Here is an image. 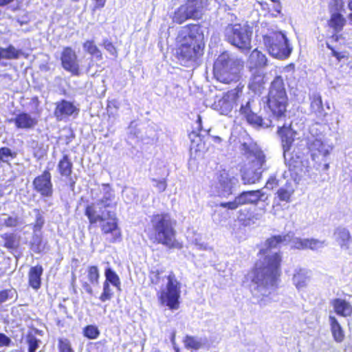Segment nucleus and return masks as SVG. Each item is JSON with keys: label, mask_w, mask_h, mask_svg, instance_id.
I'll return each mask as SVG.
<instances>
[{"label": "nucleus", "mask_w": 352, "mask_h": 352, "mask_svg": "<svg viewBox=\"0 0 352 352\" xmlns=\"http://www.w3.org/2000/svg\"><path fill=\"white\" fill-rule=\"evenodd\" d=\"M241 153L245 159L248 168L254 172L252 178H248L245 174L243 177L245 184H255L258 182L262 173L267 169L265 167L266 156L261 148L256 143L243 142L241 145Z\"/></svg>", "instance_id": "7"}, {"label": "nucleus", "mask_w": 352, "mask_h": 352, "mask_svg": "<svg viewBox=\"0 0 352 352\" xmlns=\"http://www.w3.org/2000/svg\"><path fill=\"white\" fill-rule=\"evenodd\" d=\"M331 305L338 316L344 318L352 316V305L346 300L339 298H333L331 300Z\"/></svg>", "instance_id": "21"}, {"label": "nucleus", "mask_w": 352, "mask_h": 352, "mask_svg": "<svg viewBox=\"0 0 352 352\" xmlns=\"http://www.w3.org/2000/svg\"><path fill=\"white\" fill-rule=\"evenodd\" d=\"M33 189L41 197H51L54 193L52 175L50 169H45L42 173L36 176L32 182Z\"/></svg>", "instance_id": "15"}, {"label": "nucleus", "mask_w": 352, "mask_h": 352, "mask_svg": "<svg viewBox=\"0 0 352 352\" xmlns=\"http://www.w3.org/2000/svg\"><path fill=\"white\" fill-rule=\"evenodd\" d=\"M266 80L263 74H254L249 83V88L254 94H260L265 89Z\"/></svg>", "instance_id": "28"}, {"label": "nucleus", "mask_w": 352, "mask_h": 352, "mask_svg": "<svg viewBox=\"0 0 352 352\" xmlns=\"http://www.w3.org/2000/svg\"><path fill=\"white\" fill-rule=\"evenodd\" d=\"M8 123H12L16 130L28 131L34 129L38 120L26 111H19L14 117L8 120Z\"/></svg>", "instance_id": "16"}, {"label": "nucleus", "mask_w": 352, "mask_h": 352, "mask_svg": "<svg viewBox=\"0 0 352 352\" xmlns=\"http://www.w3.org/2000/svg\"><path fill=\"white\" fill-rule=\"evenodd\" d=\"M280 138L283 156L291 175L299 177L302 173L308 171L307 160H305L301 153H295L292 151L297 132L292 127V124L283 125L277 129Z\"/></svg>", "instance_id": "5"}, {"label": "nucleus", "mask_w": 352, "mask_h": 352, "mask_svg": "<svg viewBox=\"0 0 352 352\" xmlns=\"http://www.w3.org/2000/svg\"><path fill=\"white\" fill-rule=\"evenodd\" d=\"M203 8L202 0H186L174 12L173 22L182 24L188 19L199 20L203 16Z\"/></svg>", "instance_id": "12"}, {"label": "nucleus", "mask_w": 352, "mask_h": 352, "mask_svg": "<svg viewBox=\"0 0 352 352\" xmlns=\"http://www.w3.org/2000/svg\"><path fill=\"white\" fill-rule=\"evenodd\" d=\"M43 273V267L41 265L37 264L30 268L28 271V285L30 287L37 291L42 284L41 276Z\"/></svg>", "instance_id": "20"}, {"label": "nucleus", "mask_w": 352, "mask_h": 352, "mask_svg": "<svg viewBox=\"0 0 352 352\" xmlns=\"http://www.w3.org/2000/svg\"><path fill=\"white\" fill-rule=\"evenodd\" d=\"M334 234L336 235L341 247L349 248V244L352 241V237L346 228L339 227L336 229Z\"/></svg>", "instance_id": "32"}, {"label": "nucleus", "mask_w": 352, "mask_h": 352, "mask_svg": "<svg viewBox=\"0 0 352 352\" xmlns=\"http://www.w3.org/2000/svg\"><path fill=\"white\" fill-rule=\"evenodd\" d=\"M12 343L11 339L3 333H0V347L9 346Z\"/></svg>", "instance_id": "56"}, {"label": "nucleus", "mask_w": 352, "mask_h": 352, "mask_svg": "<svg viewBox=\"0 0 352 352\" xmlns=\"http://www.w3.org/2000/svg\"><path fill=\"white\" fill-rule=\"evenodd\" d=\"M263 43L268 53L278 59L287 58L292 48L286 36L280 32L274 31L263 37Z\"/></svg>", "instance_id": "11"}, {"label": "nucleus", "mask_w": 352, "mask_h": 352, "mask_svg": "<svg viewBox=\"0 0 352 352\" xmlns=\"http://www.w3.org/2000/svg\"><path fill=\"white\" fill-rule=\"evenodd\" d=\"M184 346L188 349L198 350L203 346L201 341L195 336L186 335L183 340Z\"/></svg>", "instance_id": "38"}, {"label": "nucleus", "mask_w": 352, "mask_h": 352, "mask_svg": "<svg viewBox=\"0 0 352 352\" xmlns=\"http://www.w3.org/2000/svg\"><path fill=\"white\" fill-rule=\"evenodd\" d=\"M324 245V241L316 239H306V250H316Z\"/></svg>", "instance_id": "47"}, {"label": "nucleus", "mask_w": 352, "mask_h": 352, "mask_svg": "<svg viewBox=\"0 0 352 352\" xmlns=\"http://www.w3.org/2000/svg\"><path fill=\"white\" fill-rule=\"evenodd\" d=\"M264 196L261 190L243 191L238 195L241 206L256 204Z\"/></svg>", "instance_id": "24"}, {"label": "nucleus", "mask_w": 352, "mask_h": 352, "mask_svg": "<svg viewBox=\"0 0 352 352\" xmlns=\"http://www.w3.org/2000/svg\"><path fill=\"white\" fill-rule=\"evenodd\" d=\"M327 47L331 51L332 56L336 57L338 61H340L342 59L347 58L343 52L336 51L335 48L329 43H327Z\"/></svg>", "instance_id": "53"}, {"label": "nucleus", "mask_w": 352, "mask_h": 352, "mask_svg": "<svg viewBox=\"0 0 352 352\" xmlns=\"http://www.w3.org/2000/svg\"><path fill=\"white\" fill-rule=\"evenodd\" d=\"M60 60L62 67L72 76H79L81 74L78 55L72 47L66 46L63 48Z\"/></svg>", "instance_id": "14"}, {"label": "nucleus", "mask_w": 352, "mask_h": 352, "mask_svg": "<svg viewBox=\"0 0 352 352\" xmlns=\"http://www.w3.org/2000/svg\"><path fill=\"white\" fill-rule=\"evenodd\" d=\"M113 296V292L111 289L109 285H108L107 282L103 283L102 286V292L99 296V300L102 302H104L106 301L111 300Z\"/></svg>", "instance_id": "41"}, {"label": "nucleus", "mask_w": 352, "mask_h": 352, "mask_svg": "<svg viewBox=\"0 0 352 352\" xmlns=\"http://www.w3.org/2000/svg\"><path fill=\"white\" fill-rule=\"evenodd\" d=\"M30 104L34 107V114L39 116L41 113L40 108V101L38 96H33L30 100Z\"/></svg>", "instance_id": "52"}, {"label": "nucleus", "mask_w": 352, "mask_h": 352, "mask_svg": "<svg viewBox=\"0 0 352 352\" xmlns=\"http://www.w3.org/2000/svg\"><path fill=\"white\" fill-rule=\"evenodd\" d=\"M175 332H173L172 333V336H171V341L173 343L175 342Z\"/></svg>", "instance_id": "63"}, {"label": "nucleus", "mask_w": 352, "mask_h": 352, "mask_svg": "<svg viewBox=\"0 0 352 352\" xmlns=\"http://www.w3.org/2000/svg\"><path fill=\"white\" fill-rule=\"evenodd\" d=\"M166 279V289L158 291L157 299L161 305L177 310L180 305L181 283L173 271L169 272Z\"/></svg>", "instance_id": "9"}, {"label": "nucleus", "mask_w": 352, "mask_h": 352, "mask_svg": "<svg viewBox=\"0 0 352 352\" xmlns=\"http://www.w3.org/2000/svg\"><path fill=\"white\" fill-rule=\"evenodd\" d=\"M243 86H236L234 89L223 93L222 96L213 104V108L221 115L228 116L242 93Z\"/></svg>", "instance_id": "13"}, {"label": "nucleus", "mask_w": 352, "mask_h": 352, "mask_svg": "<svg viewBox=\"0 0 352 352\" xmlns=\"http://www.w3.org/2000/svg\"><path fill=\"white\" fill-rule=\"evenodd\" d=\"M252 30L248 25L228 24L225 30L226 41L243 52L250 50Z\"/></svg>", "instance_id": "10"}, {"label": "nucleus", "mask_w": 352, "mask_h": 352, "mask_svg": "<svg viewBox=\"0 0 352 352\" xmlns=\"http://www.w3.org/2000/svg\"><path fill=\"white\" fill-rule=\"evenodd\" d=\"M58 352H75L71 342L67 338L58 339Z\"/></svg>", "instance_id": "42"}, {"label": "nucleus", "mask_w": 352, "mask_h": 352, "mask_svg": "<svg viewBox=\"0 0 352 352\" xmlns=\"http://www.w3.org/2000/svg\"><path fill=\"white\" fill-rule=\"evenodd\" d=\"M278 186V180L276 179L275 176H270L265 184V188H267L269 190H273Z\"/></svg>", "instance_id": "54"}, {"label": "nucleus", "mask_w": 352, "mask_h": 352, "mask_svg": "<svg viewBox=\"0 0 352 352\" xmlns=\"http://www.w3.org/2000/svg\"><path fill=\"white\" fill-rule=\"evenodd\" d=\"M82 333L85 338L96 340L99 337L100 331L96 324H87L82 328Z\"/></svg>", "instance_id": "37"}, {"label": "nucleus", "mask_w": 352, "mask_h": 352, "mask_svg": "<svg viewBox=\"0 0 352 352\" xmlns=\"http://www.w3.org/2000/svg\"><path fill=\"white\" fill-rule=\"evenodd\" d=\"M79 109L72 102L62 99L55 103L54 116L57 121H62L72 116H77Z\"/></svg>", "instance_id": "17"}, {"label": "nucleus", "mask_w": 352, "mask_h": 352, "mask_svg": "<svg viewBox=\"0 0 352 352\" xmlns=\"http://www.w3.org/2000/svg\"><path fill=\"white\" fill-rule=\"evenodd\" d=\"M310 111L317 117H324L326 113L324 112L323 103L321 96L319 94H314L311 98Z\"/></svg>", "instance_id": "29"}, {"label": "nucleus", "mask_w": 352, "mask_h": 352, "mask_svg": "<svg viewBox=\"0 0 352 352\" xmlns=\"http://www.w3.org/2000/svg\"><path fill=\"white\" fill-rule=\"evenodd\" d=\"M270 1L273 3L272 6L265 1L258 2L261 10L265 12V15L272 18H276L279 16H282L283 6L281 0Z\"/></svg>", "instance_id": "19"}, {"label": "nucleus", "mask_w": 352, "mask_h": 352, "mask_svg": "<svg viewBox=\"0 0 352 352\" xmlns=\"http://www.w3.org/2000/svg\"><path fill=\"white\" fill-rule=\"evenodd\" d=\"M102 47L114 58H117L118 53L114 44L108 39H104L102 43Z\"/></svg>", "instance_id": "45"}, {"label": "nucleus", "mask_w": 352, "mask_h": 352, "mask_svg": "<svg viewBox=\"0 0 352 352\" xmlns=\"http://www.w3.org/2000/svg\"><path fill=\"white\" fill-rule=\"evenodd\" d=\"M4 224L6 227L9 228L16 227L19 224V219L17 217L10 216L5 219Z\"/></svg>", "instance_id": "55"}, {"label": "nucleus", "mask_w": 352, "mask_h": 352, "mask_svg": "<svg viewBox=\"0 0 352 352\" xmlns=\"http://www.w3.org/2000/svg\"><path fill=\"white\" fill-rule=\"evenodd\" d=\"M73 168L74 164L69 155H63L57 164L58 174L63 177L69 179L72 175Z\"/></svg>", "instance_id": "22"}, {"label": "nucleus", "mask_w": 352, "mask_h": 352, "mask_svg": "<svg viewBox=\"0 0 352 352\" xmlns=\"http://www.w3.org/2000/svg\"><path fill=\"white\" fill-rule=\"evenodd\" d=\"M248 61L250 64V67L255 69L264 67L267 63V59L265 55L257 48L252 51L249 56Z\"/></svg>", "instance_id": "26"}, {"label": "nucleus", "mask_w": 352, "mask_h": 352, "mask_svg": "<svg viewBox=\"0 0 352 352\" xmlns=\"http://www.w3.org/2000/svg\"><path fill=\"white\" fill-rule=\"evenodd\" d=\"M84 50L92 56H94L98 60L102 59V54L99 47L96 45L94 40H87L82 43Z\"/></svg>", "instance_id": "33"}, {"label": "nucleus", "mask_w": 352, "mask_h": 352, "mask_svg": "<svg viewBox=\"0 0 352 352\" xmlns=\"http://www.w3.org/2000/svg\"><path fill=\"white\" fill-rule=\"evenodd\" d=\"M180 38L175 48V56L184 67L198 65L205 52L206 42L202 26L188 23L178 35Z\"/></svg>", "instance_id": "3"}, {"label": "nucleus", "mask_w": 352, "mask_h": 352, "mask_svg": "<svg viewBox=\"0 0 352 352\" xmlns=\"http://www.w3.org/2000/svg\"><path fill=\"white\" fill-rule=\"evenodd\" d=\"M26 342L28 346V352H36L39 346L40 340L35 336L28 334L27 336Z\"/></svg>", "instance_id": "43"}, {"label": "nucleus", "mask_w": 352, "mask_h": 352, "mask_svg": "<svg viewBox=\"0 0 352 352\" xmlns=\"http://www.w3.org/2000/svg\"><path fill=\"white\" fill-rule=\"evenodd\" d=\"M294 192V189L290 183H287L280 187L276 192V197L280 202L289 203Z\"/></svg>", "instance_id": "30"}, {"label": "nucleus", "mask_w": 352, "mask_h": 352, "mask_svg": "<svg viewBox=\"0 0 352 352\" xmlns=\"http://www.w3.org/2000/svg\"><path fill=\"white\" fill-rule=\"evenodd\" d=\"M105 280L104 282H107L108 285L111 284L118 289H120V279L119 276L112 269L108 267L104 271Z\"/></svg>", "instance_id": "36"}, {"label": "nucleus", "mask_w": 352, "mask_h": 352, "mask_svg": "<svg viewBox=\"0 0 352 352\" xmlns=\"http://www.w3.org/2000/svg\"><path fill=\"white\" fill-rule=\"evenodd\" d=\"M31 249L37 254L41 253L45 248L41 236H37L30 244Z\"/></svg>", "instance_id": "46"}, {"label": "nucleus", "mask_w": 352, "mask_h": 352, "mask_svg": "<svg viewBox=\"0 0 352 352\" xmlns=\"http://www.w3.org/2000/svg\"><path fill=\"white\" fill-rule=\"evenodd\" d=\"M212 139L217 143H220V142H221V140H222L221 138L219 136H213Z\"/></svg>", "instance_id": "62"}, {"label": "nucleus", "mask_w": 352, "mask_h": 352, "mask_svg": "<svg viewBox=\"0 0 352 352\" xmlns=\"http://www.w3.org/2000/svg\"><path fill=\"white\" fill-rule=\"evenodd\" d=\"M2 239L4 241L3 246L8 250H14L19 246V241L16 236L12 233H5L1 235Z\"/></svg>", "instance_id": "39"}, {"label": "nucleus", "mask_w": 352, "mask_h": 352, "mask_svg": "<svg viewBox=\"0 0 352 352\" xmlns=\"http://www.w3.org/2000/svg\"><path fill=\"white\" fill-rule=\"evenodd\" d=\"M87 278L89 283L86 281L82 283V287L89 294H93V289L91 285H97L99 282L100 272L96 265H89L87 269Z\"/></svg>", "instance_id": "23"}, {"label": "nucleus", "mask_w": 352, "mask_h": 352, "mask_svg": "<svg viewBox=\"0 0 352 352\" xmlns=\"http://www.w3.org/2000/svg\"><path fill=\"white\" fill-rule=\"evenodd\" d=\"M267 105L275 118L285 117L288 97L284 80L280 76H276L271 82L267 97Z\"/></svg>", "instance_id": "8"}, {"label": "nucleus", "mask_w": 352, "mask_h": 352, "mask_svg": "<svg viewBox=\"0 0 352 352\" xmlns=\"http://www.w3.org/2000/svg\"><path fill=\"white\" fill-rule=\"evenodd\" d=\"M307 280L308 276L305 270L300 268L295 271L293 276V282L298 289L306 287Z\"/></svg>", "instance_id": "34"}, {"label": "nucleus", "mask_w": 352, "mask_h": 352, "mask_svg": "<svg viewBox=\"0 0 352 352\" xmlns=\"http://www.w3.org/2000/svg\"><path fill=\"white\" fill-rule=\"evenodd\" d=\"M241 206L240 200L239 199L238 195L234 197V199L231 201L228 202H221L219 204V207L223 208H226L230 210H234L238 208Z\"/></svg>", "instance_id": "44"}, {"label": "nucleus", "mask_w": 352, "mask_h": 352, "mask_svg": "<svg viewBox=\"0 0 352 352\" xmlns=\"http://www.w3.org/2000/svg\"><path fill=\"white\" fill-rule=\"evenodd\" d=\"M75 135L74 134L72 133H71V135L68 137H67V142H66V144H68L69 142H72V140L74 138Z\"/></svg>", "instance_id": "61"}, {"label": "nucleus", "mask_w": 352, "mask_h": 352, "mask_svg": "<svg viewBox=\"0 0 352 352\" xmlns=\"http://www.w3.org/2000/svg\"><path fill=\"white\" fill-rule=\"evenodd\" d=\"M287 237L288 234L272 235L265 240V248L258 251L257 255L263 256V261H256L251 269V281L258 291L277 287L282 274L283 254L280 252L268 254L267 251L279 248Z\"/></svg>", "instance_id": "2"}, {"label": "nucleus", "mask_w": 352, "mask_h": 352, "mask_svg": "<svg viewBox=\"0 0 352 352\" xmlns=\"http://www.w3.org/2000/svg\"><path fill=\"white\" fill-rule=\"evenodd\" d=\"M12 289H3L0 291V304L12 298V296L10 295Z\"/></svg>", "instance_id": "57"}, {"label": "nucleus", "mask_w": 352, "mask_h": 352, "mask_svg": "<svg viewBox=\"0 0 352 352\" xmlns=\"http://www.w3.org/2000/svg\"><path fill=\"white\" fill-rule=\"evenodd\" d=\"M292 248L296 250H306V239H295L293 241Z\"/></svg>", "instance_id": "51"}, {"label": "nucleus", "mask_w": 352, "mask_h": 352, "mask_svg": "<svg viewBox=\"0 0 352 352\" xmlns=\"http://www.w3.org/2000/svg\"><path fill=\"white\" fill-rule=\"evenodd\" d=\"M16 157V153L12 151L10 148L3 146L0 148V164L8 163L9 160L14 159Z\"/></svg>", "instance_id": "40"}, {"label": "nucleus", "mask_w": 352, "mask_h": 352, "mask_svg": "<svg viewBox=\"0 0 352 352\" xmlns=\"http://www.w3.org/2000/svg\"><path fill=\"white\" fill-rule=\"evenodd\" d=\"M22 54L23 52L15 48L12 45H9L6 47H0V60L18 59Z\"/></svg>", "instance_id": "31"}, {"label": "nucleus", "mask_w": 352, "mask_h": 352, "mask_svg": "<svg viewBox=\"0 0 352 352\" xmlns=\"http://www.w3.org/2000/svg\"><path fill=\"white\" fill-rule=\"evenodd\" d=\"M151 226L145 228L148 239L155 245H161L168 250H181L182 241L177 239L176 221L167 212L153 213L150 217Z\"/></svg>", "instance_id": "4"}, {"label": "nucleus", "mask_w": 352, "mask_h": 352, "mask_svg": "<svg viewBox=\"0 0 352 352\" xmlns=\"http://www.w3.org/2000/svg\"><path fill=\"white\" fill-rule=\"evenodd\" d=\"M196 122L197 123V126L196 128L197 131L201 132L202 131V123H201V117L200 115H197Z\"/></svg>", "instance_id": "58"}, {"label": "nucleus", "mask_w": 352, "mask_h": 352, "mask_svg": "<svg viewBox=\"0 0 352 352\" xmlns=\"http://www.w3.org/2000/svg\"><path fill=\"white\" fill-rule=\"evenodd\" d=\"M330 329L333 340L338 343L344 341L345 338L344 331L335 316H329Z\"/></svg>", "instance_id": "27"}, {"label": "nucleus", "mask_w": 352, "mask_h": 352, "mask_svg": "<svg viewBox=\"0 0 352 352\" xmlns=\"http://www.w3.org/2000/svg\"><path fill=\"white\" fill-rule=\"evenodd\" d=\"M240 113L245 117L249 124L255 127L263 126V118L252 111L250 102H246L245 105L241 106Z\"/></svg>", "instance_id": "18"}, {"label": "nucleus", "mask_w": 352, "mask_h": 352, "mask_svg": "<svg viewBox=\"0 0 352 352\" xmlns=\"http://www.w3.org/2000/svg\"><path fill=\"white\" fill-rule=\"evenodd\" d=\"M348 8L349 10H352V0H349L348 3Z\"/></svg>", "instance_id": "64"}, {"label": "nucleus", "mask_w": 352, "mask_h": 352, "mask_svg": "<svg viewBox=\"0 0 352 352\" xmlns=\"http://www.w3.org/2000/svg\"><path fill=\"white\" fill-rule=\"evenodd\" d=\"M162 273L161 270H151L148 272V286L157 290L163 278Z\"/></svg>", "instance_id": "35"}, {"label": "nucleus", "mask_w": 352, "mask_h": 352, "mask_svg": "<svg viewBox=\"0 0 352 352\" xmlns=\"http://www.w3.org/2000/svg\"><path fill=\"white\" fill-rule=\"evenodd\" d=\"M101 197L94 202L87 204L84 208V215L88 220V230L99 226L104 236L110 234V243L122 240V230L116 213L118 203L114 190L109 184H102L99 189Z\"/></svg>", "instance_id": "1"}, {"label": "nucleus", "mask_w": 352, "mask_h": 352, "mask_svg": "<svg viewBox=\"0 0 352 352\" xmlns=\"http://www.w3.org/2000/svg\"><path fill=\"white\" fill-rule=\"evenodd\" d=\"M13 1L14 0H0V7L7 6Z\"/></svg>", "instance_id": "59"}, {"label": "nucleus", "mask_w": 352, "mask_h": 352, "mask_svg": "<svg viewBox=\"0 0 352 352\" xmlns=\"http://www.w3.org/2000/svg\"><path fill=\"white\" fill-rule=\"evenodd\" d=\"M341 38V35H338L337 34H333L330 38L331 39L332 41L333 42H337L340 40V38Z\"/></svg>", "instance_id": "60"}, {"label": "nucleus", "mask_w": 352, "mask_h": 352, "mask_svg": "<svg viewBox=\"0 0 352 352\" xmlns=\"http://www.w3.org/2000/svg\"><path fill=\"white\" fill-rule=\"evenodd\" d=\"M107 340H100L93 344V349H95L97 352H104L107 350Z\"/></svg>", "instance_id": "49"}, {"label": "nucleus", "mask_w": 352, "mask_h": 352, "mask_svg": "<svg viewBox=\"0 0 352 352\" xmlns=\"http://www.w3.org/2000/svg\"><path fill=\"white\" fill-rule=\"evenodd\" d=\"M346 24V20L345 17L339 11L331 13L330 17L327 21L328 26L331 28L336 33H338L342 31Z\"/></svg>", "instance_id": "25"}, {"label": "nucleus", "mask_w": 352, "mask_h": 352, "mask_svg": "<svg viewBox=\"0 0 352 352\" xmlns=\"http://www.w3.org/2000/svg\"><path fill=\"white\" fill-rule=\"evenodd\" d=\"M152 181L155 182V187L160 192H164L167 188V180L166 179H153Z\"/></svg>", "instance_id": "48"}, {"label": "nucleus", "mask_w": 352, "mask_h": 352, "mask_svg": "<svg viewBox=\"0 0 352 352\" xmlns=\"http://www.w3.org/2000/svg\"><path fill=\"white\" fill-rule=\"evenodd\" d=\"M45 223V221L43 217L41 214H38L36 217L35 222L33 225V230L34 232L36 231H40L42 228L43 227Z\"/></svg>", "instance_id": "50"}, {"label": "nucleus", "mask_w": 352, "mask_h": 352, "mask_svg": "<svg viewBox=\"0 0 352 352\" xmlns=\"http://www.w3.org/2000/svg\"><path fill=\"white\" fill-rule=\"evenodd\" d=\"M244 67L243 61L238 58H232L226 53L223 52L214 60L212 68L214 78L219 82L229 85L238 82Z\"/></svg>", "instance_id": "6"}]
</instances>
